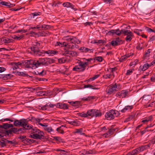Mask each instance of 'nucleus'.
I'll use <instances>...</instances> for the list:
<instances>
[{
    "mask_svg": "<svg viewBox=\"0 0 155 155\" xmlns=\"http://www.w3.org/2000/svg\"><path fill=\"white\" fill-rule=\"evenodd\" d=\"M117 69V68L116 67L113 68H110L109 69V70H110L111 72V74H114L113 72L115 71Z\"/></svg>",
    "mask_w": 155,
    "mask_h": 155,
    "instance_id": "59",
    "label": "nucleus"
},
{
    "mask_svg": "<svg viewBox=\"0 0 155 155\" xmlns=\"http://www.w3.org/2000/svg\"><path fill=\"white\" fill-rule=\"evenodd\" d=\"M58 61L59 63L63 64L68 61L66 57H63L58 59Z\"/></svg>",
    "mask_w": 155,
    "mask_h": 155,
    "instance_id": "27",
    "label": "nucleus"
},
{
    "mask_svg": "<svg viewBox=\"0 0 155 155\" xmlns=\"http://www.w3.org/2000/svg\"><path fill=\"white\" fill-rule=\"evenodd\" d=\"M123 41L119 39V38H116L115 40L112 41L111 42V44L113 46H116L122 44Z\"/></svg>",
    "mask_w": 155,
    "mask_h": 155,
    "instance_id": "10",
    "label": "nucleus"
},
{
    "mask_svg": "<svg viewBox=\"0 0 155 155\" xmlns=\"http://www.w3.org/2000/svg\"><path fill=\"white\" fill-rule=\"evenodd\" d=\"M17 74L19 76H22L26 77L28 76V74H26V73L25 71L24 72H17Z\"/></svg>",
    "mask_w": 155,
    "mask_h": 155,
    "instance_id": "38",
    "label": "nucleus"
},
{
    "mask_svg": "<svg viewBox=\"0 0 155 155\" xmlns=\"http://www.w3.org/2000/svg\"><path fill=\"white\" fill-rule=\"evenodd\" d=\"M151 145V143H149L147 145L142 146L140 147L135 149L137 154H138L140 152H142L145 150L149 148Z\"/></svg>",
    "mask_w": 155,
    "mask_h": 155,
    "instance_id": "8",
    "label": "nucleus"
},
{
    "mask_svg": "<svg viewBox=\"0 0 155 155\" xmlns=\"http://www.w3.org/2000/svg\"><path fill=\"white\" fill-rule=\"evenodd\" d=\"M31 50L30 52L32 54H34L37 55V53L39 51V49L36 46H33L30 48Z\"/></svg>",
    "mask_w": 155,
    "mask_h": 155,
    "instance_id": "17",
    "label": "nucleus"
},
{
    "mask_svg": "<svg viewBox=\"0 0 155 155\" xmlns=\"http://www.w3.org/2000/svg\"><path fill=\"white\" fill-rule=\"evenodd\" d=\"M82 64L81 63V61H80L78 63V65H76L73 68V71L77 72H83L85 70L83 65H82Z\"/></svg>",
    "mask_w": 155,
    "mask_h": 155,
    "instance_id": "7",
    "label": "nucleus"
},
{
    "mask_svg": "<svg viewBox=\"0 0 155 155\" xmlns=\"http://www.w3.org/2000/svg\"><path fill=\"white\" fill-rule=\"evenodd\" d=\"M126 29H122L121 30H120L119 29H117L114 30V35L116 34L118 36L122 34H123V31H125Z\"/></svg>",
    "mask_w": 155,
    "mask_h": 155,
    "instance_id": "20",
    "label": "nucleus"
},
{
    "mask_svg": "<svg viewBox=\"0 0 155 155\" xmlns=\"http://www.w3.org/2000/svg\"><path fill=\"white\" fill-rule=\"evenodd\" d=\"M94 60H96L99 62H101L103 60V58L101 56H98L96 57L94 59Z\"/></svg>",
    "mask_w": 155,
    "mask_h": 155,
    "instance_id": "53",
    "label": "nucleus"
},
{
    "mask_svg": "<svg viewBox=\"0 0 155 155\" xmlns=\"http://www.w3.org/2000/svg\"><path fill=\"white\" fill-rule=\"evenodd\" d=\"M103 2L107 4H110L113 2V0H102Z\"/></svg>",
    "mask_w": 155,
    "mask_h": 155,
    "instance_id": "60",
    "label": "nucleus"
},
{
    "mask_svg": "<svg viewBox=\"0 0 155 155\" xmlns=\"http://www.w3.org/2000/svg\"><path fill=\"white\" fill-rule=\"evenodd\" d=\"M134 71V69H132L127 70L126 74L127 75H129L130 74Z\"/></svg>",
    "mask_w": 155,
    "mask_h": 155,
    "instance_id": "56",
    "label": "nucleus"
},
{
    "mask_svg": "<svg viewBox=\"0 0 155 155\" xmlns=\"http://www.w3.org/2000/svg\"><path fill=\"white\" fill-rule=\"evenodd\" d=\"M58 53L57 51L54 50H48L47 51H44L43 50H39L37 55L39 56H44L45 54H48L49 56H53Z\"/></svg>",
    "mask_w": 155,
    "mask_h": 155,
    "instance_id": "4",
    "label": "nucleus"
},
{
    "mask_svg": "<svg viewBox=\"0 0 155 155\" xmlns=\"http://www.w3.org/2000/svg\"><path fill=\"white\" fill-rule=\"evenodd\" d=\"M28 121L27 119H21V124L20 126L23 127L24 128H25L27 125V124L28 123Z\"/></svg>",
    "mask_w": 155,
    "mask_h": 155,
    "instance_id": "18",
    "label": "nucleus"
},
{
    "mask_svg": "<svg viewBox=\"0 0 155 155\" xmlns=\"http://www.w3.org/2000/svg\"><path fill=\"white\" fill-rule=\"evenodd\" d=\"M128 94V91L126 90H123L120 92H118L116 94V96L124 98L127 96Z\"/></svg>",
    "mask_w": 155,
    "mask_h": 155,
    "instance_id": "9",
    "label": "nucleus"
},
{
    "mask_svg": "<svg viewBox=\"0 0 155 155\" xmlns=\"http://www.w3.org/2000/svg\"><path fill=\"white\" fill-rule=\"evenodd\" d=\"M153 118V116L152 115H150L149 117H147L143 118L141 122L144 123H146L147 122L151 120H152Z\"/></svg>",
    "mask_w": 155,
    "mask_h": 155,
    "instance_id": "24",
    "label": "nucleus"
},
{
    "mask_svg": "<svg viewBox=\"0 0 155 155\" xmlns=\"http://www.w3.org/2000/svg\"><path fill=\"white\" fill-rule=\"evenodd\" d=\"M48 104H46L44 106H42V105H38L37 106V107L38 109L41 110H47L48 109Z\"/></svg>",
    "mask_w": 155,
    "mask_h": 155,
    "instance_id": "34",
    "label": "nucleus"
},
{
    "mask_svg": "<svg viewBox=\"0 0 155 155\" xmlns=\"http://www.w3.org/2000/svg\"><path fill=\"white\" fill-rule=\"evenodd\" d=\"M12 65L14 67L15 69L19 68V66L24 65L23 63H21L20 62H18L17 63H13Z\"/></svg>",
    "mask_w": 155,
    "mask_h": 155,
    "instance_id": "29",
    "label": "nucleus"
},
{
    "mask_svg": "<svg viewBox=\"0 0 155 155\" xmlns=\"http://www.w3.org/2000/svg\"><path fill=\"white\" fill-rule=\"evenodd\" d=\"M84 87L85 88H90L93 89H97V88L95 86L91 85L89 84L85 85L84 86Z\"/></svg>",
    "mask_w": 155,
    "mask_h": 155,
    "instance_id": "43",
    "label": "nucleus"
},
{
    "mask_svg": "<svg viewBox=\"0 0 155 155\" xmlns=\"http://www.w3.org/2000/svg\"><path fill=\"white\" fill-rule=\"evenodd\" d=\"M43 132L39 133L34 134L31 135V137L35 139H40L43 136Z\"/></svg>",
    "mask_w": 155,
    "mask_h": 155,
    "instance_id": "14",
    "label": "nucleus"
},
{
    "mask_svg": "<svg viewBox=\"0 0 155 155\" xmlns=\"http://www.w3.org/2000/svg\"><path fill=\"white\" fill-rule=\"evenodd\" d=\"M134 117V116L133 115H130L128 117L126 118L124 120V122H128L133 119Z\"/></svg>",
    "mask_w": 155,
    "mask_h": 155,
    "instance_id": "46",
    "label": "nucleus"
},
{
    "mask_svg": "<svg viewBox=\"0 0 155 155\" xmlns=\"http://www.w3.org/2000/svg\"><path fill=\"white\" fill-rule=\"evenodd\" d=\"M67 122L69 124L74 126H78L80 125V121L78 120H74L70 121H68Z\"/></svg>",
    "mask_w": 155,
    "mask_h": 155,
    "instance_id": "19",
    "label": "nucleus"
},
{
    "mask_svg": "<svg viewBox=\"0 0 155 155\" xmlns=\"http://www.w3.org/2000/svg\"><path fill=\"white\" fill-rule=\"evenodd\" d=\"M32 130V132L34 134L39 133L42 132L41 131L37 129L36 127H33Z\"/></svg>",
    "mask_w": 155,
    "mask_h": 155,
    "instance_id": "40",
    "label": "nucleus"
},
{
    "mask_svg": "<svg viewBox=\"0 0 155 155\" xmlns=\"http://www.w3.org/2000/svg\"><path fill=\"white\" fill-rule=\"evenodd\" d=\"M74 133L79 134L81 135H83L84 134L83 133V129L82 128L75 129V131L74 132Z\"/></svg>",
    "mask_w": 155,
    "mask_h": 155,
    "instance_id": "36",
    "label": "nucleus"
},
{
    "mask_svg": "<svg viewBox=\"0 0 155 155\" xmlns=\"http://www.w3.org/2000/svg\"><path fill=\"white\" fill-rule=\"evenodd\" d=\"M56 107L57 108L64 109H68V105L65 103H57L56 104Z\"/></svg>",
    "mask_w": 155,
    "mask_h": 155,
    "instance_id": "13",
    "label": "nucleus"
},
{
    "mask_svg": "<svg viewBox=\"0 0 155 155\" xmlns=\"http://www.w3.org/2000/svg\"><path fill=\"white\" fill-rule=\"evenodd\" d=\"M41 13L40 12H36L31 13V15L32 16L33 18H34L35 16L40 15Z\"/></svg>",
    "mask_w": 155,
    "mask_h": 155,
    "instance_id": "47",
    "label": "nucleus"
},
{
    "mask_svg": "<svg viewBox=\"0 0 155 155\" xmlns=\"http://www.w3.org/2000/svg\"><path fill=\"white\" fill-rule=\"evenodd\" d=\"M95 97L94 96H88L87 97H84L81 99V101H89L92 99H94Z\"/></svg>",
    "mask_w": 155,
    "mask_h": 155,
    "instance_id": "28",
    "label": "nucleus"
},
{
    "mask_svg": "<svg viewBox=\"0 0 155 155\" xmlns=\"http://www.w3.org/2000/svg\"><path fill=\"white\" fill-rule=\"evenodd\" d=\"M79 50L83 52L84 53H86L91 51L90 49L84 47H81L79 48Z\"/></svg>",
    "mask_w": 155,
    "mask_h": 155,
    "instance_id": "35",
    "label": "nucleus"
},
{
    "mask_svg": "<svg viewBox=\"0 0 155 155\" xmlns=\"http://www.w3.org/2000/svg\"><path fill=\"white\" fill-rule=\"evenodd\" d=\"M123 34L124 35L127 36L125 38V40L127 41L130 42L131 41L133 35L130 30L125 29V31H123Z\"/></svg>",
    "mask_w": 155,
    "mask_h": 155,
    "instance_id": "6",
    "label": "nucleus"
},
{
    "mask_svg": "<svg viewBox=\"0 0 155 155\" xmlns=\"http://www.w3.org/2000/svg\"><path fill=\"white\" fill-rule=\"evenodd\" d=\"M112 77H113V78H114V75L111 73L109 74L104 75L103 76V78L105 79L111 78Z\"/></svg>",
    "mask_w": 155,
    "mask_h": 155,
    "instance_id": "37",
    "label": "nucleus"
},
{
    "mask_svg": "<svg viewBox=\"0 0 155 155\" xmlns=\"http://www.w3.org/2000/svg\"><path fill=\"white\" fill-rule=\"evenodd\" d=\"M77 55V52L74 51H71L70 54V56H71L72 57L76 56Z\"/></svg>",
    "mask_w": 155,
    "mask_h": 155,
    "instance_id": "52",
    "label": "nucleus"
},
{
    "mask_svg": "<svg viewBox=\"0 0 155 155\" xmlns=\"http://www.w3.org/2000/svg\"><path fill=\"white\" fill-rule=\"evenodd\" d=\"M137 153L136 149L133 150L131 152L128 153L127 155H137Z\"/></svg>",
    "mask_w": 155,
    "mask_h": 155,
    "instance_id": "45",
    "label": "nucleus"
},
{
    "mask_svg": "<svg viewBox=\"0 0 155 155\" xmlns=\"http://www.w3.org/2000/svg\"><path fill=\"white\" fill-rule=\"evenodd\" d=\"M143 100L147 101V103H148L150 100V96H144L143 97Z\"/></svg>",
    "mask_w": 155,
    "mask_h": 155,
    "instance_id": "58",
    "label": "nucleus"
},
{
    "mask_svg": "<svg viewBox=\"0 0 155 155\" xmlns=\"http://www.w3.org/2000/svg\"><path fill=\"white\" fill-rule=\"evenodd\" d=\"M14 124L15 126H20L21 119L20 120H15L14 122Z\"/></svg>",
    "mask_w": 155,
    "mask_h": 155,
    "instance_id": "44",
    "label": "nucleus"
},
{
    "mask_svg": "<svg viewBox=\"0 0 155 155\" xmlns=\"http://www.w3.org/2000/svg\"><path fill=\"white\" fill-rule=\"evenodd\" d=\"M119 112L116 110H111L106 113L105 117L108 120L113 119L115 117H117L119 115Z\"/></svg>",
    "mask_w": 155,
    "mask_h": 155,
    "instance_id": "3",
    "label": "nucleus"
},
{
    "mask_svg": "<svg viewBox=\"0 0 155 155\" xmlns=\"http://www.w3.org/2000/svg\"><path fill=\"white\" fill-rule=\"evenodd\" d=\"M55 45L61 46V47H65L68 48V44L65 42H60L57 41L56 42Z\"/></svg>",
    "mask_w": 155,
    "mask_h": 155,
    "instance_id": "23",
    "label": "nucleus"
},
{
    "mask_svg": "<svg viewBox=\"0 0 155 155\" xmlns=\"http://www.w3.org/2000/svg\"><path fill=\"white\" fill-rule=\"evenodd\" d=\"M106 34L108 35H114V30H111L109 31H106Z\"/></svg>",
    "mask_w": 155,
    "mask_h": 155,
    "instance_id": "55",
    "label": "nucleus"
},
{
    "mask_svg": "<svg viewBox=\"0 0 155 155\" xmlns=\"http://www.w3.org/2000/svg\"><path fill=\"white\" fill-rule=\"evenodd\" d=\"M63 6L65 7L68 8H70L76 11V9L74 8V6L72 3L69 2L63 3L62 4Z\"/></svg>",
    "mask_w": 155,
    "mask_h": 155,
    "instance_id": "15",
    "label": "nucleus"
},
{
    "mask_svg": "<svg viewBox=\"0 0 155 155\" xmlns=\"http://www.w3.org/2000/svg\"><path fill=\"white\" fill-rule=\"evenodd\" d=\"M9 132H8L9 133H11V132H13L14 133L18 134V129L15 128H13L11 130H9L8 131Z\"/></svg>",
    "mask_w": 155,
    "mask_h": 155,
    "instance_id": "50",
    "label": "nucleus"
},
{
    "mask_svg": "<svg viewBox=\"0 0 155 155\" xmlns=\"http://www.w3.org/2000/svg\"><path fill=\"white\" fill-rule=\"evenodd\" d=\"M143 48L144 46L143 43H139L138 45L136 47L137 49L139 50H140L143 49Z\"/></svg>",
    "mask_w": 155,
    "mask_h": 155,
    "instance_id": "39",
    "label": "nucleus"
},
{
    "mask_svg": "<svg viewBox=\"0 0 155 155\" xmlns=\"http://www.w3.org/2000/svg\"><path fill=\"white\" fill-rule=\"evenodd\" d=\"M1 42H3L5 44H8L11 42V40L8 38L4 37L1 38Z\"/></svg>",
    "mask_w": 155,
    "mask_h": 155,
    "instance_id": "25",
    "label": "nucleus"
},
{
    "mask_svg": "<svg viewBox=\"0 0 155 155\" xmlns=\"http://www.w3.org/2000/svg\"><path fill=\"white\" fill-rule=\"evenodd\" d=\"M99 76V74H97L96 75H95L92 78L90 79V80H91V81H94L96 79L98 78Z\"/></svg>",
    "mask_w": 155,
    "mask_h": 155,
    "instance_id": "64",
    "label": "nucleus"
},
{
    "mask_svg": "<svg viewBox=\"0 0 155 155\" xmlns=\"http://www.w3.org/2000/svg\"><path fill=\"white\" fill-rule=\"evenodd\" d=\"M94 116L95 117H101L102 115L101 112L98 110L94 109Z\"/></svg>",
    "mask_w": 155,
    "mask_h": 155,
    "instance_id": "33",
    "label": "nucleus"
},
{
    "mask_svg": "<svg viewBox=\"0 0 155 155\" xmlns=\"http://www.w3.org/2000/svg\"><path fill=\"white\" fill-rule=\"evenodd\" d=\"M70 51H69V50L65 51H64V53L63 54H64V55H65L66 56H70Z\"/></svg>",
    "mask_w": 155,
    "mask_h": 155,
    "instance_id": "62",
    "label": "nucleus"
},
{
    "mask_svg": "<svg viewBox=\"0 0 155 155\" xmlns=\"http://www.w3.org/2000/svg\"><path fill=\"white\" fill-rule=\"evenodd\" d=\"M65 127V126L62 125L60 127L57 128L56 130L59 133L63 134L64 133V129Z\"/></svg>",
    "mask_w": 155,
    "mask_h": 155,
    "instance_id": "21",
    "label": "nucleus"
},
{
    "mask_svg": "<svg viewBox=\"0 0 155 155\" xmlns=\"http://www.w3.org/2000/svg\"><path fill=\"white\" fill-rule=\"evenodd\" d=\"M80 153H81V155H84L87 154V151L85 149L82 150L80 151Z\"/></svg>",
    "mask_w": 155,
    "mask_h": 155,
    "instance_id": "63",
    "label": "nucleus"
},
{
    "mask_svg": "<svg viewBox=\"0 0 155 155\" xmlns=\"http://www.w3.org/2000/svg\"><path fill=\"white\" fill-rule=\"evenodd\" d=\"M53 62V60L48 58H40L33 62L32 68L35 69L41 65L47 66Z\"/></svg>",
    "mask_w": 155,
    "mask_h": 155,
    "instance_id": "1",
    "label": "nucleus"
},
{
    "mask_svg": "<svg viewBox=\"0 0 155 155\" xmlns=\"http://www.w3.org/2000/svg\"><path fill=\"white\" fill-rule=\"evenodd\" d=\"M30 34L31 35V36H34V35H38L39 36H45V33L43 32L39 33V34H38L37 33L35 32L31 31L30 32Z\"/></svg>",
    "mask_w": 155,
    "mask_h": 155,
    "instance_id": "31",
    "label": "nucleus"
},
{
    "mask_svg": "<svg viewBox=\"0 0 155 155\" xmlns=\"http://www.w3.org/2000/svg\"><path fill=\"white\" fill-rule=\"evenodd\" d=\"M46 73L45 72L44 70H43L41 72L39 73L37 72V73L36 74L37 75H38L40 76H43L44 75L46 74Z\"/></svg>",
    "mask_w": 155,
    "mask_h": 155,
    "instance_id": "57",
    "label": "nucleus"
},
{
    "mask_svg": "<svg viewBox=\"0 0 155 155\" xmlns=\"http://www.w3.org/2000/svg\"><path fill=\"white\" fill-rule=\"evenodd\" d=\"M24 36L22 35H18V36H16V35H14L13 36V38L14 39L19 40L23 38Z\"/></svg>",
    "mask_w": 155,
    "mask_h": 155,
    "instance_id": "41",
    "label": "nucleus"
},
{
    "mask_svg": "<svg viewBox=\"0 0 155 155\" xmlns=\"http://www.w3.org/2000/svg\"><path fill=\"white\" fill-rule=\"evenodd\" d=\"M77 115L78 116L81 117H87V115L86 113H84L83 112L82 113H77Z\"/></svg>",
    "mask_w": 155,
    "mask_h": 155,
    "instance_id": "48",
    "label": "nucleus"
},
{
    "mask_svg": "<svg viewBox=\"0 0 155 155\" xmlns=\"http://www.w3.org/2000/svg\"><path fill=\"white\" fill-rule=\"evenodd\" d=\"M152 65H153V64L152 62L150 64L147 63L143 65H141L139 67V70L140 71H144Z\"/></svg>",
    "mask_w": 155,
    "mask_h": 155,
    "instance_id": "11",
    "label": "nucleus"
},
{
    "mask_svg": "<svg viewBox=\"0 0 155 155\" xmlns=\"http://www.w3.org/2000/svg\"><path fill=\"white\" fill-rule=\"evenodd\" d=\"M65 40L67 41L68 43V48L73 49L75 48H77L78 46L76 44H79L81 41L75 37L72 36H67L65 38Z\"/></svg>",
    "mask_w": 155,
    "mask_h": 155,
    "instance_id": "2",
    "label": "nucleus"
},
{
    "mask_svg": "<svg viewBox=\"0 0 155 155\" xmlns=\"http://www.w3.org/2000/svg\"><path fill=\"white\" fill-rule=\"evenodd\" d=\"M94 109L89 110L87 111L86 114L88 116H91L92 117L94 116Z\"/></svg>",
    "mask_w": 155,
    "mask_h": 155,
    "instance_id": "26",
    "label": "nucleus"
},
{
    "mask_svg": "<svg viewBox=\"0 0 155 155\" xmlns=\"http://www.w3.org/2000/svg\"><path fill=\"white\" fill-rule=\"evenodd\" d=\"M44 129L48 132H51L53 131V130L51 127H48L47 126L45 127L44 128Z\"/></svg>",
    "mask_w": 155,
    "mask_h": 155,
    "instance_id": "49",
    "label": "nucleus"
},
{
    "mask_svg": "<svg viewBox=\"0 0 155 155\" xmlns=\"http://www.w3.org/2000/svg\"><path fill=\"white\" fill-rule=\"evenodd\" d=\"M68 102L71 105L75 107H78L80 105V102L79 101H76L74 102L69 101Z\"/></svg>",
    "mask_w": 155,
    "mask_h": 155,
    "instance_id": "32",
    "label": "nucleus"
},
{
    "mask_svg": "<svg viewBox=\"0 0 155 155\" xmlns=\"http://www.w3.org/2000/svg\"><path fill=\"white\" fill-rule=\"evenodd\" d=\"M96 153V152L93 150H90L87 151V154H93Z\"/></svg>",
    "mask_w": 155,
    "mask_h": 155,
    "instance_id": "61",
    "label": "nucleus"
},
{
    "mask_svg": "<svg viewBox=\"0 0 155 155\" xmlns=\"http://www.w3.org/2000/svg\"><path fill=\"white\" fill-rule=\"evenodd\" d=\"M117 85L116 83L110 84L106 89V91L107 94L108 95L112 94L114 92L117 91Z\"/></svg>",
    "mask_w": 155,
    "mask_h": 155,
    "instance_id": "5",
    "label": "nucleus"
},
{
    "mask_svg": "<svg viewBox=\"0 0 155 155\" xmlns=\"http://www.w3.org/2000/svg\"><path fill=\"white\" fill-rule=\"evenodd\" d=\"M41 27L39 25H37L36 26L34 27H30L29 28V30L31 29H37L39 30H41Z\"/></svg>",
    "mask_w": 155,
    "mask_h": 155,
    "instance_id": "51",
    "label": "nucleus"
},
{
    "mask_svg": "<svg viewBox=\"0 0 155 155\" xmlns=\"http://www.w3.org/2000/svg\"><path fill=\"white\" fill-rule=\"evenodd\" d=\"M41 28H42L43 29L47 30L50 28H51V26L48 25H43L41 26Z\"/></svg>",
    "mask_w": 155,
    "mask_h": 155,
    "instance_id": "42",
    "label": "nucleus"
},
{
    "mask_svg": "<svg viewBox=\"0 0 155 155\" xmlns=\"http://www.w3.org/2000/svg\"><path fill=\"white\" fill-rule=\"evenodd\" d=\"M0 5L1 6L4 5L8 8H11L14 6L15 5L14 4L10 3L8 2L2 1L0 2Z\"/></svg>",
    "mask_w": 155,
    "mask_h": 155,
    "instance_id": "16",
    "label": "nucleus"
},
{
    "mask_svg": "<svg viewBox=\"0 0 155 155\" xmlns=\"http://www.w3.org/2000/svg\"><path fill=\"white\" fill-rule=\"evenodd\" d=\"M115 130V129H109L107 132L103 134V137L105 138H108L112 135L114 134Z\"/></svg>",
    "mask_w": 155,
    "mask_h": 155,
    "instance_id": "12",
    "label": "nucleus"
},
{
    "mask_svg": "<svg viewBox=\"0 0 155 155\" xmlns=\"http://www.w3.org/2000/svg\"><path fill=\"white\" fill-rule=\"evenodd\" d=\"M126 57L125 55L122 56L119 60V61L120 62H123L127 60Z\"/></svg>",
    "mask_w": 155,
    "mask_h": 155,
    "instance_id": "54",
    "label": "nucleus"
},
{
    "mask_svg": "<svg viewBox=\"0 0 155 155\" xmlns=\"http://www.w3.org/2000/svg\"><path fill=\"white\" fill-rule=\"evenodd\" d=\"M13 126L12 124H9L8 123L4 124L2 125L1 126V127H2L5 129H7L8 128L12 127Z\"/></svg>",
    "mask_w": 155,
    "mask_h": 155,
    "instance_id": "30",
    "label": "nucleus"
},
{
    "mask_svg": "<svg viewBox=\"0 0 155 155\" xmlns=\"http://www.w3.org/2000/svg\"><path fill=\"white\" fill-rule=\"evenodd\" d=\"M133 105L127 106L121 110L120 111L122 113H124L127 110H130L133 108Z\"/></svg>",
    "mask_w": 155,
    "mask_h": 155,
    "instance_id": "22",
    "label": "nucleus"
}]
</instances>
